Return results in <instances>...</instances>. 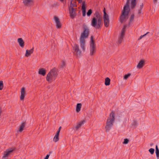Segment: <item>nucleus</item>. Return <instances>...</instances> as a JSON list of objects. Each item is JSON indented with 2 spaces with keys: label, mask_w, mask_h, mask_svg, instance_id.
Returning a JSON list of instances; mask_svg holds the SVG:
<instances>
[{
  "label": "nucleus",
  "mask_w": 159,
  "mask_h": 159,
  "mask_svg": "<svg viewBox=\"0 0 159 159\" xmlns=\"http://www.w3.org/2000/svg\"><path fill=\"white\" fill-rule=\"evenodd\" d=\"M81 106L82 105L81 103H78L77 104L76 108V111L77 112H78L80 111Z\"/></svg>",
  "instance_id": "23"
},
{
  "label": "nucleus",
  "mask_w": 159,
  "mask_h": 159,
  "mask_svg": "<svg viewBox=\"0 0 159 159\" xmlns=\"http://www.w3.org/2000/svg\"><path fill=\"white\" fill-rule=\"evenodd\" d=\"M49 156V155H47L44 159H48Z\"/></svg>",
  "instance_id": "39"
},
{
  "label": "nucleus",
  "mask_w": 159,
  "mask_h": 159,
  "mask_svg": "<svg viewBox=\"0 0 159 159\" xmlns=\"http://www.w3.org/2000/svg\"><path fill=\"white\" fill-rule=\"evenodd\" d=\"M154 149L151 148L149 150V151L151 154H153L154 153Z\"/></svg>",
  "instance_id": "28"
},
{
  "label": "nucleus",
  "mask_w": 159,
  "mask_h": 159,
  "mask_svg": "<svg viewBox=\"0 0 159 159\" xmlns=\"http://www.w3.org/2000/svg\"><path fill=\"white\" fill-rule=\"evenodd\" d=\"M32 1H23V3L24 5L29 6L32 5L33 3Z\"/></svg>",
  "instance_id": "18"
},
{
  "label": "nucleus",
  "mask_w": 159,
  "mask_h": 159,
  "mask_svg": "<svg viewBox=\"0 0 159 159\" xmlns=\"http://www.w3.org/2000/svg\"><path fill=\"white\" fill-rule=\"evenodd\" d=\"M115 120L114 113L112 111L110 114V117L108 118L105 126V129L107 132H109L112 127Z\"/></svg>",
  "instance_id": "5"
},
{
  "label": "nucleus",
  "mask_w": 159,
  "mask_h": 159,
  "mask_svg": "<svg viewBox=\"0 0 159 159\" xmlns=\"http://www.w3.org/2000/svg\"><path fill=\"white\" fill-rule=\"evenodd\" d=\"M61 127H60L59 128V129H58V130L57 131V133L56 134H58V135H59V133H60V131L61 130Z\"/></svg>",
  "instance_id": "34"
},
{
  "label": "nucleus",
  "mask_w": 159,
  "mask_h": 159,
  "mask_svg": "<svg viewBox=\"0 0 159 159\" xmlns=\"http://www.w3.org/2000/svg\"><path fill=\"white\" fill-rule=\"evenodd\" d=\"M142 12L141 10L140 9H139L138 12V14H139L141 13Z\"/></svg>",
  "instance_id": "37"
},
{
  "label": "nucleus",
  "mask_w": 159,
  "mask_h": 159,
  "mask_svg": "<svg viewBox=\"0 0 159 159\" xmlns=\"http://www.w3.org/2000/svg\"><path fill=\"white\" fill-rule=\"evenodd\" d=\"M57 70L55 68L51 70L47 75V80L49 82L54 81L57 76Z\"/></svg>",
  "instance_id": "4"
},
{
  "label": "nucleus",
  "mask_w": 159,
  "mask_h": 159,
  "mask_svg": "<svg viewBox=\"0 0 159 159\" xmlns=\"http://www.w3.org/2000/svg\"><path fill=\"white\" fill-rule=\"evenodd\" d=\"M153 145V144L152 143H151L150 144V146L151 147H152Z\"/></svg>",
  "instance_id": "40"
},
{
  "label": "nucleus",
  "mask_w": 159,
  "mask_h": 159,
  "mask_svg": "<svg viewBox=\"0 0 159 159\" xmlns=\"http://www.w3.org/2000/svg\"><path fill=\"white\" fill-rule=\"evenodd\" d=\"M26 94V93L25 91V88L24 87H23L21 89L20 92V99L21 100H24Z\"/></svg>",
  "instance_id": "12"
},
{
  "label": "nucleus",
  "mask_w": 159,
  "mask_h": 159,
  "mask_svg": "<svg viewBox=\"0 0 159 159\" xmlns=\"http://www.w3.org/2000/svg\"><path fill=\"white\" fill-rule=\"evenodd\" d=\"M34 48H33L32 49L30 50H27L26 51L25 54V56L26 57H28L30 56L31 54L33 52Z\"/></svg>",
  "instance_id": "16"
},
{
  "label": "nucleus",
  "mask_w": 159,
  "mask_h": 159,
  "mask_svg": "<svg viewBox=\"0 0 159 159\" xmlns=\"http://www.w3.org/2000/svg\"><path fill=\"white\" fill-rule=\"evenodd\" d=\"M126 27V26H124L122 30L121 35L118 41V43H120L122 40L125 34V31Z\"/></svg>",
  "instance_id": "10"
},
{
  "label": "nucleus",
  "mask_w": 159,
  "mask_h": 159,
  "mask_svg": "<svg viewBox=\"0 0 159 159\" xmlns=\"http://www.w3.org/2000/svg\"><path fill=\"white\" fill-rule=\"evenodd\" d=\"M144 65V61L143 60H141L137 66V67L138 68L140 69L143 67Z\"/></svg>",
  "instance_id": "19"
},
{
  "label": "nucleus",
  "mask_w": 159,
  "mask_h": 159,
  "mask_svg": "<svg viewBox=\"0 0 159 159\" xmlns=\"http://www.w3.org/2000/svg\"><path fill=\"white\" fill-rule=\"evenodd\" d=\"M132 124L133 126H136L137 125V122L136 121H134Z\"/></svg>",
  "instance_id": "33"
},
{
  "label": "nucleus",
  "mask_w": 159,
  "mask_h": 159,
  "mask_svg": "<svg viewBox=\"0 0 159 159\" xmlns=\"http://www.w3.org/2000/svg\"><path fill=\"white\" fill-rule=\"evenodd\" d=\"M149 32H147L146 34H144L143 35H141L139 39H138V40H139L140 39H141L143 37H144L146 35L148 34V33H149Z\"/></svg>",
  "instance_id": "31"
},
{
  "label": "nucleus",
  "mask_w": 159,
  "mask_h": 159,
  "mask_svg": "<svg viewBox=\"0 0 159 159\" xmlns=\"http://www.w3.org/2000/svg\"><path fill=\"white\" fill-rule=\"evenodd\" d=\"M136 1H127L120 16V21L121 23L126 20L130 10L129 7L133 8L136 6Z\"/></svg>",
  "instance_id": "1"
},
{
  "label": "nucleus",
  "mask_w": 159,
  "mask_h": 159,
  "mask_svg": "<svg viewBox=\"0 0 159 159\" xmlns=\"http://www.w3.org/2000/svg\"><path fill=\"white\" fill-rule=\"evenodd\" d=\"M155 153L157 159H159V150L158 148L157 145L156 146Z\"/></svg>",
  "instance_id": "22"
},
{
  "label": "nucleus",
  "mask_w": 159,
  "mask_h": 159,
  "mask_svg": "<svg viewBox=\"0 0 159 159\" xmlns=\"http://www.w3.org/2000/svg\"><path fill=\"white\" fill-rule=\"evenodd\" d=\"M143 4H142L141 5H140V7L139 8V9L142 10L143 8Z\"/></svg>",
  "instance_id": "36"
},
{
  "label": "nucleus",
  "mask_w": 159,
  "mask_h": 159,
  "mask_svg": "<svg viewBox=\"0 0 159 159\" xmlns=\"http://www.w3.org/2000/svg\"><path fill=\"white\" fill-rule=\"evenodd\" d=\"M59 135H58V134H55L53 139V140L54 142H56L59 140Z\"/></svg>",
  "instance_id": "25"
},
{
  "label": "nucleus",
  "mask_w": 159,
  "mask_h": 159,
  "mask_svg": "<svg viewBox=\"0 0 159 159\" xmlns=\"http://www.w3.org/2000/svg\"><path fill=\"white\" fill-rule=\"evenodd\" d=\"M110 79L108 77L106 78L105 79V85L107 86L109 85L110 84Z\"/></svg>",
  "instance_id": "24"
},
{
  "label": "nucleus",
  "mask_w": 159,
  "mask_h": 159,
  "mask_svg": "<svg viewBox=\"0 0 159 159\" xmlns=\"http://www.w3.org/2000/svg\"><path fill=\"white\" fill-rule=\"evenodd\" d=\"M73 48L77 56H80L81 54V52L79 49V46L77 44H75Z\"/></svg>",
  "instance_id": "11"
},
{
  "label": "nucleus",
  "mask_w": 159,
  "mask_h": 159,
  "mask_svg": "<svg viewBox=\"0 0 159 159\" xmlns=\"http://www.w3.org/2000/svg\"><path fill=\"white\" fill-rule=\"evenodd\" d=\"M38 72L39 74L44 76L46 74V70L43 68H41L39 69Z\"/></svg>",
  "instance_id": "20"
},
{
  "label": "nucleus",
  "mask_w": 159,
  "mask_h": 159,
  "mask_svg": "<svg viewBox=\"0 0 159 159\" xmlns=\"http://www.w3.org/2000/svg\"><path fill=\"white\" fill-rule=\"evenodd\" d=\"M129 140L127 139H124L123 143L126 144H127L129 142Z\"/></svg>",
  "instance_id": "32"
},
{
  "label": "nucleus",
  "mask_w": 159,
  "mask_h": 159,
  "mask_svg": "<svg viewBox=\"0 0 159 159\" xmlns=\"http://www.w3.org/2000/svg\"><path fill=\"white\" fill-rule=\"evenodd\" d=\"M65 62L64 61H62L60 65V67L61 68H63L65 66Z\"/></svg>",
  "instance_id": "26"
},
{
  "label": "nucleus",
  "mask_w": 159,
  "mask_h": 159,
  "mask_svg": "<svg viewBox=\"0 0 159 159\" xmlns=\"http://www.w3.org/2000/svg\"><path fill=\"white\" fill-rule=\"evenodd\" d=\"M17 42L21 48H23L24 46V42L21 38H19L17 40Z\"/></svg>",
  "instance_id": "17"
},
{
  "label": "nucleus",
  "mask_w": 159,
  "mask_h": 159,
  "mask_svg": "<svg viewBox=\"0 0 159 159\" xmlns=\"http://www.w3.org/2000/svg\"><path fill=\"white\" fill-rule=\"evenodd\" d=\"M3 87V81H0V90H1L2 89Z\"/></svg>",
  "instance_id": "27"
},
{
  "label": "nucleus",
  "mask_w": 159,
  "mask_h": 159,
  "mask_svg": "<svg viewBox=\"0 0 159 159\" xmlns=\"http://www.w3.org/2000/svg\"><path fill=\"white\" fill-rule=\"evenodd\" d=\"M57 5V3H54L53 5L52 6V7H55V6H56Z\"/></svg>",
  "instance_id": "38"
},
{
  "label": "nucleus",
  "mask_w": 159,
  "mask_h": 159,
  "mask_svg": "<svg viewBox=\"0 0 159 159\" xmlns=\"http://www.w3.org/2000/svg\"><path fill=\"white\" fill-rule=\"evenodd\" d=\"M90 55L93 56L96 52V45L93 39V36L91 37V39L90 42Z\"/></svg>",
  "instance_id": "6"
},
{
  "label": "nucleus",
  "mask_w": 159,
  "mask_h": 159,
  "mask_svg": "<svg viewBox=\"0 0 159 159\" xmlns=\"http://www.w3.org/2000/svg\"><path fill=\"white\" fill-rule=\"evenodd\" d=\"M85 121L83 120L82 121L78 123L77 125L75 126L73 128L75 130H77L79 129L85 123Z\"/></svg>",
  "instance_id": "14"
},
{
  "label": "nucleus",
  "mask_w": 159,
  "mask_h": 159,
  "mask_svg": "<svg viewBox=\"0 0 159 159\" xmlns=\"http://www.w3.org/2000/svg\"><path fill=\"white\" fill-rule=\"evenodd\" d=\"M54 19L55 20L56 24V27L57 28H61V25L59 19L57 16H55Z\"/></svg>",
  "instance_id": "13"
},
{
  "label": "nucleus",
  "mask_w": 159,
  "mask_h": 159,
  "mask_svg": "<svg viewBox=\"0 0 159 159\" xmlns=\"http://www.w3.org/2000/svg\"><path fill=\"white\" fill-rule=\"evenodd\" d=\"M70 16L71 18H74L76 16V12L75 9H69Z\"/></svg>",
  "instance_id": "9"
},
{
  "label": "nucleus",
  "mask_w": 159,
  "mask_h": 159,
  "mask_svg": "<svg viewBox=\"0 0 159 159\" xmlns=\"http://www.w3.org/2000/svg\"><path fill=\"white\" fill-rule=\"evenodd\" d=\"M77 6L76 3L75 1H70V5L69 6V9H75L74 7H76Z\"/></svg>",
  "instance_id": "15"
},
{
  "label": "nucleus",
  "mask_w": 159,
  "mask_h": 159,
  "mask_svg": "<svg viewBox=\"0 0 159 159\" xmlns=\"http://www.w3.org/2000/svg\"><path fill=\"white\" fill-rule=\"evenodd\" d=\"M103 20L104 22L105 26L106 27H107L109 26V16L106 12L105 9L104 8L103 10Z\"/></svg>",
  "instance_id": "7"
},
{
  "label": "nucleus",
  "mask_w": 159,
  "mask_h": 159,
  "mask_svg": "<svg viewBox=\"0 0 159 159\" xmlns=\"http://www.w3.org/2000/svg\"><path fill=\"white\" fill-rule=\"evenodd\" d=\"M84 32L81 33L79 43L80 47L82 50H85V39L87 38L89 36V29L87 26L84 25Z\"/></svg>",
  "instance_id": "2"
},
{
  "label": "nucleus",
  "mask_w": 159,
  "mask_h": 159,
  "mask_svg": "<svg viewBox=\"0 0 159 159\" xmlns=\"http://www.w3.org/2000/svg\"><path fill=\"white\" fill-rule=\"evenodd\" d=\"M92 13V10L91 9L89 10L87 13V16H90Z\"/></svg>",
  "instance_id": "29"
},
{
  "label": "nucleus",
  "mask_w": 159,
  "mask_h": 159,
  "mask_svg": "<svg viewBox=\"0 0 159 159\" xmlns=\"http://www.w3.org/2000/svg\"><path fill=\"white\" fill-rule=\"evenodd\" d=\"M25 125V123H21V125L20 126V128L19 129V132H21L24 130Z\"/></svg>",
  "instance_id": "21"
},
{
  "label": "nucleus",
  "mask_w": 159,
  "mask_h": 159,
  "mask_svg": "<svg viewBox=\"0 0 159 159\" xmlns=\"http://www.w3.org/2000/svg\"><path fill=\"white\" fill-rule=\"evenodd\" d=\"M79 3L82 2V16L84 17L86 16V9L87 7V4L84 2H82V1H79Z\"/></svg>",
  "instance_id": "8"
},
{
  "label": "nucleus",
  "mask_w": 159,
  "mask_h": 159,
  "mask_svg": "<svg viewBox=\"0 0 159 159\" xmlns=\"http://www.w3.org/2000/svg\"><path fill=\"white\" fill-rule=\"evenodd\" d=\"M134 15H131V17H130L131 21H132V20H134Z\"/></svg>",
  "instance_id": "35"
},
{
  "label": "nucleus",
  "mask_w": 159,
  "mask_h": 159,
  "mask_svg": "<svg viewBox=\"0 0 159 159\" xmlns=\"http://www.w3.org/2000/svg\"><path fill=\"white\" fill-rule=\"evenodd\" d=\"M130 75L131 74L129 73L128 74L125 75L124 77V79L125 80H126L130 76Z\"/></svg>",
  "instance_id": "30"
},
{
  "label": "nucleus",
  "mask_w": 159,
  "mask_h": 159,
  "mask_svg": "<svg viewBox=\"0 0 159 159\" xmlns=\"http://www.w3.org/2000/svg\"><path fill=\"white\" fill-rule=\"evenodd\" d=\"M95 16L91 21V25L93 27L98 29L102 25V17L98 12L95 13Z\"/></svg>",
  "instance_id": "3"
}]
</instances>
